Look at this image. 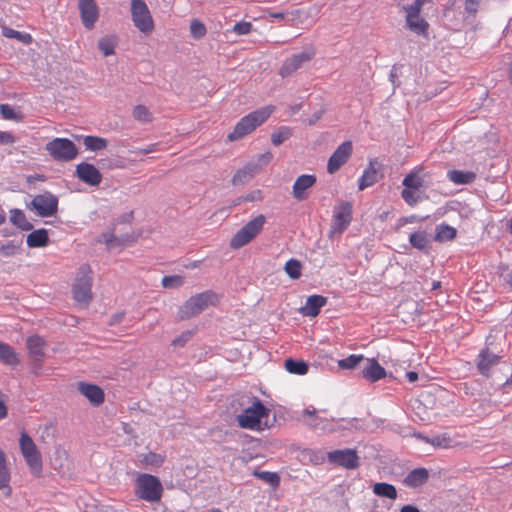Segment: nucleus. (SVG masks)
Here are the masks:
<instances>
[{"label": "nucleus", "mask_w": 512, "mask_h": 512, "mask_svg": "<svg viewBox=\"0 0 512 512\" xmlns=\"http://www.w3.org/2000/svg\"><path fill=\"white\" fill-rule=\"evenodd\" d=\"M253 475L270 484L273 488H277L280 484V477L276 472L254 470Z\"/></svg>", "instance_id": "41"}, {"label": "nucleus", "mask_w": 512, "mask_h": 512, "mask_svg": "<svg viewBox=\"0 0 512 512\" xmlns=\"http://www.w3.org/2000/svg\"><path fill=\"white\" fill-rule=\"evenodd\" d=\"M352 220V207L348 202L341 203L335 207L331 230L333 233H342Z\"/></svg>", "instance_id": "13"}, {"label": "nucleus", "mask_w": 512, "mask_h": 512, "mask_svg": "<svg viewBox=\"0 0 512 512\" xmlns=\"http://www.w3.org/2000/svg\"><path fill=\"white\" fill-rule=\"evenodd\" d=\"M84 146L89 151H99L107 147L108 141L105 138L88 135L83 139Z\"/></svg>", "instance_id": "34"}, {"label": "nucleus", "mask_w": 512, "mask_h": 512, "mask_svg": "<svg viewBox=\"0 0 512 512\" xmlns=\"http://www.w3.org/2000/svg\"><path fill=\"white\" fill-rule=\"evenodd\" d=\"M10 482V474L6 466L4 452L0 449V488H8Z\"/></svg>", "instance_id": "45"}, {"label": "nucleus", "mask_w": 512, "mask_h": 512, "mask_svg": "<svg viewBox=\"0 0 512 512\" xmlns=\"http://www.w3.org/2000/svg\"><path fill=\"white\" fill-rule=\"evenodd\" d=\"M456 236V229L447 224L437 226L435 240L445 242L452 240Z\"/></svg>", "instance_id": "38"}, {"label": "nucleus", "mask_w": 512, "mask_h": 512, "mask_svg": "<svg viewBox=\"0 0 512 512\" xmlns=\"http://www.w3.org/2000/svg\"><path fill=\"white\" fill-rule=\"evenodd\" d=\"M269 413L270 409L256 398L252 406L244 409L241 414L237 415L236 420L238 426L243 429L261 431L264 429L262 419L267 418Z\"/></svg>", "instance_id": "3"}, {"label": "nucleus", "mask_w": 512, "mask_h": 512, "mask_svg": "<svg viewBox=\"0 0 512 512\" xmlns=\"http://www.w3.org/2000/svg\"><path fill=\"white\" fill-rule=\"evenodd\" d=\"M428 1L429 0H396L397 4L406 14L421 11L423 5Z\"/></svg>", "instance_id": "42"}, {"label": "nucleus", "mask_w": 512, "mask_h": 512, "mask_svg": "<svg viewBox=\"0 0 512 512\" xmlns=\"http://www.w3.org/2000/svg\"><path fill=\"white\" fill-rule=\"evenodd\" d=\"M2 33L6 38L17 39L24 44H30L32 42V37L29 33L20 32L9 27H4Z\"/></svg>", "instance_id": "40"}, {"label": "nucleus", "mask_w": 512, "mask_h": 512, "mask_svg": "<svg viewBox=\"0 0 512 512\" xmlns=\"http://www.w3.org/2000/svg\"><path fill=\"white\" fill-rule=\"evenodd\" d=\"M271 159H272V154L270 152L260 155V158H259V160L263 163H268Z\"/></svg>", "instance_id": "64"}, {"label": "nucleus", "mask_w": 512, "mask_h": 512, "mask_svg": "<svg viewBox=\"0 0 512 512\" xmlns=\"http://www.w3.org/2000/svg\"><path fill=\"white\" fill-rule=\"evenodd\" d=\"M19 446L31 474L35 477H40L42 473V457L33 439L26 432L21 433Z\"/></svg>", "instance_id": "5"}, {"label": "nucleus", "mask_w": 512, "mask_h": 512, "mask_svg": "<svg viewBox=\"0 0 512 512\" xmlns=\"http://www.w3.org/2000/svg\"><path fill=\"white\" fill-rule=\"evenodd\" d=\"M265 222L266 218L262 214L256 216L254 219L247 222L232 237L230 241V246L234 249H238L248 244L263 229Z\"/></svg>", "instance_id": "8"}, {"label": "nucleus", "mask_w": 512, "mask_h": 512, "mask_svg": "<svg viewBox=\"0 0 512 512\" xmlns=\"http://www.w3.org/2000/svg\"><path fill=\"white\" fill-rule=\"evenodd\" d=\"M256 170L257 166L253 164L246 165L237 170L232 178L233 185H242L248 182L254 176Z\"/></svg>", "instance_id": "30"}, {"label": "nucleus", "mask_w": 512, "mask_h": 512, "mask_svg": "<svg viewBox=\"0 0 512 512\" xmlns=\"http://www.w3.org/2000/svg\"><path fill=\"white\" fill-rule=\"evenodd\" d=\"M418 439L425 441L426 443H430L436 447H448L449 446V438L444 436H435L433 438H429L427 436L422 435L421 433L414 434Z\"/></svg>", "instance_id": "48"}, {"label": "nucleus", "mask_w": 512, "mask_h": 512, "mask_svg": "<svg viewBox=\"0 0 512 512\" xmlns=\"http://www.w3.org/2000/svg\"><path fill=\"white\" fill-rule=\"evenodd\" d=\"M78 390L94 406H99L104 402V392L99 386L95 384L79 382Z\"/></svg>", "instance_id": "19"}, {"label": "nucleus", "mask_w": 512, "mask_h": 512, "mask_svg": "<svg viewBox=\"0 0 512 512\" xmlns=\"http://www.w3.org/2000/svg\"><path fill=\"white\" fill-rule=\"evenodd\" d=\"M58 204V197L49 191H45L34 196L26 207L29 210L34 211L37 216L46 218L57 214Z\"/></svg>", "instance_id": "7"}, {"label": "nucleus", "mask_w": 512, "mask_h": 512, "mask_svg": "<svg viewBox=\"0 0 512 512\" xmlns=\"http://www.w3.org/2000/svg\"><path fill=\"white\" fill-rule=\"evenodd\" d=\"M429 472L426 468L420 467L411 470L403 480L405 486L409 488H417L427 482Z\"/></svg>", "instance_id": "24"}, {"label": "nucleus", "mask_w": 512, "mask_h": 512, "mask_svg": "<svg viewBox=\"0 0 512 512\" xmlns=\"http://www.w3.org/2000/svg\"><path fill=\"white\" fill-rule=\"evenodd\" d=\"M192 337L191 331H185L172 341L173 346H184Z\"/></svg>", "instance_id": "56"}, {"label": "nucleus", "mask_w": 512, "mask_h": 512, "mask_svg": "<svg viewBox=\"0 0 512 512\" xmlns=\"http://www.w3.org/2000/svg\"><path fill=\"white\" fill-rule=\"evenodd\" d=\"M131 17L135 27L142 33L148 34L154 29L150 10L144 0H131Z\"/></svg>", "instance_id": "10"}, {"label": "nucleus", "mask_w": 512, "mask_h": 512, "mask_svg": "<svg viewBox=\"0 0 512 512\" xmlns=\"http://www.w3.org/2000/svg\"><path fill=\"white\" fill-rule=\"evenodd\" d=\"M142 463L152 467H160L164 462V457L160 454L149 452L142 458Z\"/></svg>", "instance_id": "51"}, {"label": "nucleus", "mask_w": 512, "mask_h": 512, "mask_svg": "<svg viewBox=\"0 0 512 512\" xmlns=\"http://www.w3.org/2000/svg\"><path fill=\"white\" fill-rule=\"evenodd\" d=\"M327 458L331 464L345 469H356L359 466V456L355 449L346 448L330 451Z\"/></svg>", "instance_id": "11"}, {"label": "nucleus", "mask_w": 512, "mask_h": 512, "mask_svg": "<svg viewBox=\"0 0 512 512\" xmlns=\"http://www.w3.org/2000/svg\"><path fill=\"white\" fill-rule=\"evenodd\" d=\"M26 346L30 357L35 361L41 363L44 358L45 341L40 336H30L26 341Z\"/></svg>", "instance_id": "23"}, {"label": "nucleus", "mask_w": 512, "mask_h": 512, "mask_svg": "<svg viewBox=\"0 0 512 512\" xmlns=\"http://www.w3.org/2000/svg\"><path fill=\"white\" fill-rule=\"evenodd\" d=\"M7 416V407L5 402L0 399V419H3Z\"/></svg>", "instance_id": "61"}, {"label": "nucleus", "mask_w": 512, "mask_h": 512, "mask_svg": "<svg viewBox=\"0 0 512 512\" xmlns=\"http://www.w3.org/2000/svg\"><path fill=\"white\" fill-rule=\"evenodd\" d=\"M16 142L15 136L6 131H0V145H10Z\"/></svg>", "instance_id": "57"}, {"label": "nucleus", "mask_w": 512, "mask_h": 512, "mask_svg": "<svg viewBox=\"0 0 512 512\" xmlns=\"http://www.w3.org/2000/svg\"><path fill=\"white\" fill-rule=\"evenodd\" d=\"M184 283V279L180 275H170V276H164L162 279V286L164 288H178L182 286Z\"/></svg>", "instance_id": "53"}, {"label": "nucleus", "mask_w": 512, "mask_h": 512, "mask_svg": "<svg viewBox=\"0 0 512 512\" xmlns=\"http://www.w3.org/2000/svg\"><path fill=\"white\" fill-rule=\"evenodd\" d=\"M273 108L271 106L257 109L248 115L242 117L234 127V130L229 133L228 139L235 141L243 138L258 126L264 123L271 115Z\"/></svg>", "instance_id": "1"}, {"label": "nucleus", "mask_w": 512, "mask_h": 512, "mask_svg": "<svg viewBox=\"0 0 512 512\" xmlns=\"http://www.w3.org/2000/svg\"><path fill=\"white\" fill-rule=\"evenodd\" d=\"M76 176L90 186H97L102 181L100 171L93 164L86 162H81L76 166Z\"/></svg>", "instance_id": "15"}, {"label": "nucleus", "mask_w": 512, "mask_h": 512, "mask_svg": "<svg viewBox=\"0 0 512 512\" xmlns=\"http://www.w3.org/2000/svg\"><path fill=\"white\" fill-rule=\"evenodd\" d=\"M45 150L57 162H70L78 155V148L68 138H54L45 145Z\"/></svg>", "instance_id": "6"}, {"label": "nucleus", "mask_w": 512, "mask_h": 512, "mask_svg": "<svg viewBox=\"0 0 512 512\" xmlns=\"http://www.w3.org/2000/svg\"><path fill=\"white\" fill-rule=\"evenodd\" d=\"M117 45V37L115 35H107L98 41V48L104 56H110L115 53Z\"/></svg>", "instance_id": "33"}, {"label": "nucleus", "mask_w": 512, "mask_h": 512, "mask_svg": "<svg viewBox=\"0 0 512 512\" xmlns=\"http://www.w3.org/2000/svg\"><path fill=\"white\" fill-rule=\"evenodd\" d=\"M285 368L289 373L296 375H305L308 372V364L302 360L287 359Z\"/></svg>", "instance_id": "35"}, {"label": "nucleus", "mask_w": 512, "mask_h": 512, "mask_svg": "<svg viewBox=\"0 0 512 512\" xmlns=\"http://www.w3.org/2000/svg\"><path fill=\"white\" fill-rule=\"evenodd\" d=\"M500 357L491 353L488 349H483L478 355L477 368L481 375L488 377L491 367L499 363Z\"/></svg>", "instance_id": "20"}, {"label": "nucleus", "mask_w": 512, "mask_h": 512, "mask_svg": "<svg viewBox=\"0 0 512 512\" xmlns=\"http://www.w3.org/2000/svg\"><path fill=\"white\" fill-rule=\"evenodd\" d=\"M92 275L88 265L79 268L75 283L73 285V296L79 304L87 305L92 299Z\"/></svg>", "instance_id": "9"}, {"label": "nucleus", "mask_w": 512, "mask_h": 512, "mask_svg": "<svg viewBox=\"0 0 512 512\" xmlns=\"http://www.w3.org/2000/svg\"><path fill=\"white\" fill-rule=\"evenodd\" d=\"M207 30L205 25L199 20H193L190 24V33L195 39L205 36Z\"/></svg>", "instance_id": "54"}, {"label": "nucleus", "mask_w": 512, "mask_h": 512, "mask_svg": "<svg viewBox=\"0 0 512 512\" xmlns=\"http://www.w3.org/2000/svg\"><path fill=\"white\" fill-rule=\"evenodd\" d=\"M0 113L2 117L6 120H14L21 121L22 115L20 112H17L11 105L9 104H1L0 105Z\"/></svg>", "instance_id": "47"}, {"label": "nucleus", "mask_w": 512, "mask_h": 512, "mask_svg": "<svg viewBox=\"0 0 512 512\" xmlns=\"http://www.w3.org/2000/svg\"><path fill=\"white\" fill-rule=\"evenodd\" d=\"M417 191L418 190H412V189H410V190L403 189L401 191V197L407 205L413 207L421 201V197Z\"/></svg>", "instance_id": "50"}, {"label": "nucleus", "mask_w": 512, "mask_h": 512, "mask_svg": "<svg viewBox=\"0 0 512 512\" xmlns=\"http://www.w3.org/2000/svg\"><path fill=\"white\" fill-rule=\"evenodd\" d=\"M447 178L456 185H466L474 182L476 174L472 171L449 170Z\"/></svg>", "instance_id": "27"}, {"label": "nucleus", "mask_w": 512, "mask_h": 512, "mask_svg": "<svg viewBox=\"0 0 512 512\" xmlns=\"http://www.w3.org/2000/svg\"><path fill=\"white\" fill-rule=\"evenodd\" d=\"M316 183V177L312 174H302L296 178L293 187L292 195L298 201H303L307 198L306 191Z\"/></svg>", "instance_id": "17"}, {"label": "nucleus", "mask_w": 512, "mask_h": 512, "mask_svg": "<svg viewBox=\"0 0 512 512\" xmlns=\"http://www.w3.org/2000/svg\"><path fill=\"white\" fill-rule=\"evenodd\" d=\"M314 56V52L312 50L310 51H302L297 54H293L291 57L287 58L280 70L279 74L285 78L291 76L293 73H295L299 68L302 67V65L312 59Z\"/></svg>", "instance_id": "14"}, {"label": "nucleus", "mask_w": 512, "mask_h": 512, "mask_svg": "<svg viewBox=\"0 0 512 512\" xmlns=\"http://www.w3.org/2000/svg\"><path fill=\"white\" fill-rule=\"evenodd\" d=\"M373 493L380 497H385L391 500L397 498V490L394 485L386 482H378L373 486Z\"/></svg>", "instance_id": "32"}, {"label": "nucleus", "mask_w": 512, "mask_h": 512, "mask_svg": "<svg viewBox=\"0 0 512 512\" xmlns=\"http://www.w3.org/2000/svg\"><path fill=\"white\" fill-rule=\"evenodd\" d=\"M284 271L291 279H299L302 274V264L299 260L291 258L285 263Z\"/></svg>", "instance_id": "39"}, {"label": "nucleus", "mask_w": 512, "mask_h": 512, "mask_svg": "<svg viewBox=\"0 0 512 512\" xmlns=\"http://www.w3.org/2000/svg\"><path fill=\"white\" fill-rule=\"evenodd\" d=\"M378 180V171L373 161H370L369 165L363 171L361 177L358 180L359 190H364L367 187L372 186Z\"/></svg>", "instance_id": "26"}, {"label": "nucleus", "mask_w": 512, "mask_h": 512, "mask_svg": "<svg viewBox=\"0 0 512 512\" xmlns=\"http://www.w3.org/2000/svg\"><path fill=\"white\" fill-rule=\"evenodd\" d=\"M292 129L288 126H281L271 134V142L274 146H279L292 136Z\"/></svg>", "instance_id": "36"}, {"label": "nucleus", "mask_w": 512, "mask_h": 512, "mask_svg": "<svg viewBox=\"0 0 512 512\" xmlns=\"http://www.w3.org/2000/svg\"><path fill=\"white\" fill-rule=\"evenodd\" d=\"M27 246L30 248L45 247L49 243L48 232L44 228L32 231L26 238Z\"/></svg>", "instance_id": "25"}, {"label": "nucleus", "mask_w": 512, "mask_h": 512, "mask_svg": "<svg viewBox=\"0 0 512 512\" xmlns=\"http://www.w3.org/2000/svg\"><path fill=\"white\" fill-rule=\"evenodd\" d=\"M481 0H465V10L468 13L475 14L478 10Z\"/></svg>", "instance_id": "58"}, {"label": "nucleus", "mask_w": 512, "mask_h": 512, "mask_svg": "<svg viewBox=\"0 0 512 512\" xmlns=\"http://www.w3.org/2000/svg\"><path fill=\"white\" fill-rule=\"evenodd\" d=\"M0 361L6 365L16 366L19 364L15 350L7 343L0 341Z\"/></svg>", "instance_id": "29"}, {"label": "nucleus", "mask_w": 512, "mask_h": 512, "mask_svg": "<svg viewBox=\"0 0 512 512\" xmlns=\"http://www.w3.org/2000/svg\"><path fill=\"white\" fill-rule=\"evenodd\" d=\"M389 77H390V81L393 83V85L395 86V79L398 77V67L396 65H394L392 68H391V71H390V74H389Z\"/></svg>", "instance_id": "60"}, {"label": "nucleus", "mask_w": 512, "mask_h": 512, "mask_svg": "<svg viewBox=\"0 0 512 512\" xmlns=\"http://www.w3.org/2000/svg\"><path fill=\"white\" fill-rule=\"evenodd\" d=\"M366 362V366L361 371L363 378L376 382L386 376L385 369L375 359H366Z\"/></svg>", "instance_id": "22"}, {"label": "nucleus", "mask_w": 512, "mask_h": 512, "mask_svg": "<svg viewBox=\"0 0 512 512\" xmlns=\"http://www.w3.org/2000/svg\"><path fill=\"white\" fill-rule=\"evenodd\" d=\"M303 415L309 417V420L306 422L309 427L313 429H321L323 431H333V428L328 427L327 421L316 415L315 409H305L303 411Z\"/></svg>", "instance_id": "31"}, {"label": "nucleus", "mask_w": 512, "mask_h": 512, "mask_svg": "<svg viewBox=\"0 0 512 512\" xmlns=\"http://www.w3.org/2000/svg\"><path fill=\"white\" fill-rule=\"evenodd\" d=\"M81 20L85 28L92 29L98 19V8L94 0H79Z\"/></svg>", "instance_id": "16"}, {"label": "nucleus", "mask_w": 512, "mask_h": 512, "mask_svg": "<svg viewBox=\"0 0 512 512\" xmlns=\"http://www.w3.org/2000/svg\"><path fill=\"white\" fill-rule=\"evenodd\" d=\"M327 303V298L322 295H310L305 302V305L299 309V312L306 317H316L319 315L320 310Z\"/></svg>", "instance_id": "18"}, {"label": "nucleus", "mask_w": 512, "mask_h": 512, "mask_svg": "<svg viewBox=\"0 0 512 512\" xmlns=\"http://www.w3.org/2000/svg\"><path fill=\"white\" fill-rule=\"evenodd\" d=\"M218 295L207 290L202 293H198L191 296L179 309V317L181 319H189L193 316L198 315L204 309L210 305H216L218 303Z\"/></svg>", "instance_id": "4"}, {"label": "nucleus", "mask_w": 512, "mask_h": 512, "mask_svg": "<svg viewBox=\"0 0 512 512\" xmlns=\"http://www.w3.org/2000/svg\"><path fill=\"white\" fill-rule=\"evenodd\" d=\"M363 360L365 359L362 355L352 354L344 359L339 360L338 366L342 369H353Z\"/></svg>", "instance_id": "49"}, {"label": "nucleus", "mask_w": 512, "mask_h": 512, "mask_svg": "<svg viewBox=\"0 0 512 512\" xmlns=\"http://www.w3.org/2000/svg\"><path fill=\"white\" fill-rule=\"evenodd\" d=\"M22 242H16L14 240L8 241L5 244L0 245V254L4 257H11L19 253Z\"/></svg>", "instance_id": "46"}, {"label": "nucleus", "mask_w": 512, "mask_h": 512, "mask_svg": "<svg viewBox=\"0 0 512 512\" xmlns=\"http://www.w3.org/2000/svg\"><path fill=\"white\" fill-rule=\"evenodd\" d=\"M10 222L22 231L33 229V225L27 220L26 215L20 209L10 210Z\"/></svg>", "instance_id": "28"}, {"label": "nucleus", "mask_w": 512, "mask_h": 512, "mask_svg": "<svg viewBox=\"0 0 512 512\" xmlns=\"http://www.w3.org/2000/svg\"><path fill=\"white\" fill-rule=\"evenodd\" d=\"M400 512H420V510L413 505H405L401 508Z\"/></svg>", "instance_id": "63"}, {"label": "nucleus", "mask_w": 512, "mask_h": 512, "mask_svg": "<svg viewBox=\"0 0 512 512\" xmlns=\"http://www.w3.org/2000/svg\"><path fill=\"white\" fill-rule=\"evenodd\" d=\"M251 29H252V24L250 22H245V21L237 22L233 26V32H235L238 35H246V34L250 33Z\"/></svg>", "instance_id": "55"}, {"label": "nucleus", "mask_w": 512, "mask_h": 512, "mask_svg": "<svg viewBox=\"0 0 512 512\" xmlns=\"http://www.w3.org/2000/svg\"><path fill=\"white\" fill-rule=\"evenodd\" d=\"M410 244L418 249V250H424L427 248L428 245V238L425 231H417L410 235L409 237Z\"/></svg>", "instance_id": "43"}, {"label": "nucleus", "mask_w": 512, "mask_h": 512, "mask_svg": "<svg viewBox=\"0 0 512 512\" xmlns=\"http://www.w3.org/2000/svg\"><path fill=\"white\" fill-rule=\"evenodd\" d=\"M420 12H410L406 14V25L407 27L417 35L425 36L429 27L428 22L420 17Z\"/></svg>", "instance_id": "21"}, {"label": "nucleus", "mask_w": 512, "mask_h": 512, "mask_svg": "<svg viewBox=\"0 0 512 512\" xmlns=\"http://www.w3.org/2000/svg\"><path fill=\"white\" fill-rule=\"evenodd\" d=\"M423 182V178L417 172H410L404 177L402 185L404 189L419 190L423 186Z\"/></svg>", "instance_id": "37"}, {"label": "nucleus", "mask_w": 512, "mask_h": 512, "mask_svg": "<svg viewBox=\"0 0 512 512\" xmlns=\"http://www.w3.org/2000/svg\"><path fill=\"white\" fill-rule=\"evenodd\" d=\"M103 241L105 244L109 247L112 245V243L116 240V237L113 233H104L102 235Z\"/></svg>", "instance_id": "59"}, {"label": "nucleus", "mask_w": 512, "mask_h": 512, "mask_svg": "<svg viewBox=\"0 0 512 512\" xmlns=\"http://www.w3.org/2000/svg\"><path fill=\"white\" fill-rule=\"evenodd\" d=\"M133 118L142 123L146 124L152 121V114L149 109L144 105H136L132 111Z\"/></svg>", "instance_id": "44"}, {"label": "nucleus", "mask_w": 512, "mask_h": 512, "mask_svg": "<svg viewBox=\"0 0 512 512\" xmlns=\"http://www.w3.org/2000/svg\"><path fill=\"white\" fill-rule=\"evenodd\" d=\"M352 151L353 146L351 141H344L342 144H340L328 160L327 171L330 174L338 171L340 167L347 162L352 154Z\"/></svg>", "instance_id": "12"}, {"label": "nucleus", "mask_w": 512, "mask_h": 512, "mask_svg": "<svg viewBox=\"0 0 512 512\" xmlns=\"http://www.w3.org/2000/svg\"><path fill=\"white\" fill-rule=\"evenodd\" d=\"M135 495L147 502H157L161 499L163 487L158 477L142 473L135 480Z\"/></svg>", "instance_id": "2"}, {"label": "nucleus", "mask_w": 512, "mask_h": 512, "mask_svg": "<svg viewBox=\"0 0 512 512\" xmlns=\"http://www.w3.org/2000/svg\"><path fill=\"white\" fill-rule=\"evenodd\" d=\"M406 377L409 382L413 383L418 380V373L415 371H409L407 372Z\"/></svg>", "instance_id": "62"}, {"label": "nucleus", "mask_w": 512, "mask_h": 512, "mask_svg": "<svg viewBox=\"0 0 512 512\" xmlns=\"http://www.w3.org/2000/svg\"><path fill=\"white\" fill-rule=\"evenodd\" d=\"M263 199V194L261 190H253L247 193L244 196L238 197L234 201V205H239L242 202H260Z\"/></svg>", "instance_id": "52"}]
</instances>
